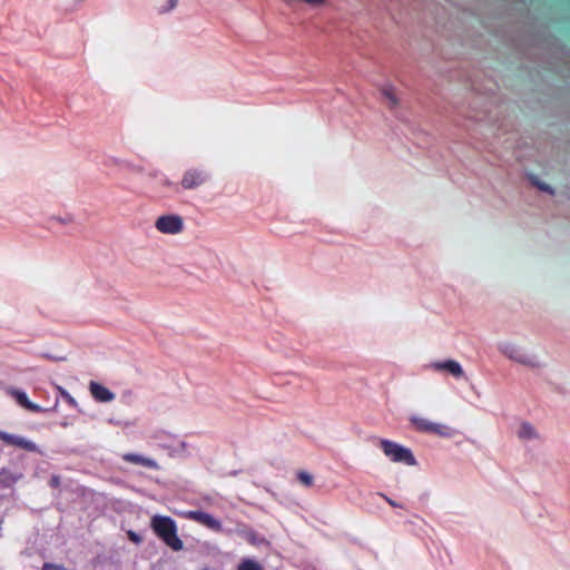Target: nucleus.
<instances>
[{
  "label": "nucleus",
  "mask_w": 570,
  "mask_h": 570,
  "mask_svg": "<svg viewBox=\"0 0 570 570\" xmlns=\"http://www.w3.org/2000/svg\"><path fill=\"white\" fill-rule=\"evenodd\" d=\"M534 184L537 185V187L539 189H541L543 191H548L550 194H553V190H552V188L549 185H547L544 183H539V181H535Z\"/></svg>",
  "instance_id": "obj_25"
},
{
  "label": "nucleus",
  "mask_w": 570,
  "mask_h": 570,
  "mask_svg": "<svg viewBox=\"0 0 570 570\" xmlns=\"http://www.w3.org/2000/svg\"><path fill=\"white\" fill-rule=\"evenodd\" d=\"M24 409L33 412V413H41V412H45V409H42L40 405L36 404V403H32L30 400L28 401L27 405L24 406Z\"/></svg>",
  "instance_id": "obj_23"
},
{
  "label": "nucleus",
  "mask_w": 570,
  "mask_h": 570,
  "mask_svg": "<svg viewBox=\"0 0 570 570\" xmlns=\"http://www.w3.org/2000/svg\"><path fill=\"white\" fill-rule=\"evenodd\" d=\"M210 179V175L205 169L190 168L181 177L180 186L183 189H196Z\"/></svg>",
  "instance_id": "obj_4"
},
{
  "label": "nucleus",
  "mask_w": 570,
  "mask_h": 570,
  "mask_svg": "<svg viewBox=\"0 0 570 570\" xmlns=\"http://www.w3.org/2000/svg\"><path fill=\"white\" fill-rule=\"evenodd\" d=\"M155 227L163 234L176 235L183 232L184 220L176 214L163 215L157 218Z\"/></svg>",
  "instance_id": "obj_5"
},
{
  "label": "nucleus",
  "mask_w": 570,
  "mask_h": 570,
  "mask_svg": "<svg viewBox=\"0 0 570 570\" xmlns=\"http://www.w3.org/2000/svg\"><path fill=\"white\" fill-rule=\"evenodd\" d=\"M160 183H161L164 186H168V187H169V186H173V187H175L176 189L178 188V185H176V184L171 183V181H170V180H168L166 177H163V178L160 179Z\"/></svg>",
  "instance_id": "obj_29"
},
{
  "label": "nucleus",
  "mask_w": 570,
  "mask_h": 570,
  "mask_svg": "<svg viewBox=\"0 0 570 570\" xmlns=\"http://www.w3.org/2000/svg\"><path fill=\"white\" fill-rule=\"evenodd\" d=\"M517 435L520 440H524V441H531V440L539 439V434H538L535 428L527 421L521 422Z\"/></svg>",
  "instance_id": "obj_13"
},
{
  "label": "nucleus",
  "mask_w": 570,
  "mask_h": 570,
  "mask_svg": "<svg viewBox=\"0 0 570 570\" xmlns=\"http://www.w3.org/2000/svg\"><path fill=\"white\" fill-rule=\"evenodd\" d=\"M42 570H68V569L61 564L46 562L42 566Z\"/></svg>",
  "instance_id": "obj_24"
},
{
  "label": "nucleus",
  "mask_w": 570,
  "mask_h": 570,
  "mask_svg": "<svg viewBox=\"0 0 570 570\" xmlns=\"http://www.w3.org/2000/svg\"><path fill=\"white\" fill-rule=\"evenodd\" d=\"M22 478L21 473L12 472L7 468L0 470V488L7 489L12 487Z\"/></svg>",
  "instance_id": "obj_12"
},
{
  "label": "nucleus",
  "mask_w": 570,
  "mask_h": 570,
  "mask_svg": "<svg viewBox=\"0 0 570 570\" xmlns=\"http://www.w3.org/2000/svg\"><path fill=\"white\" fill-rule=\"evenodd\" d=\"M150 527L154 533L171 550H183L184 543L177 534V525L174 519L156 514L151 518Z\"/></svg>",
  "instance_id": "obj_1"
},
{
  "label": "nucleus",
  "mask_w": 570,
  "mask_h": 570,
  "mask_svg": "<svg viewBox=\"0 0 570 570\" xmlns=\"http://www.w3.org/2000/svg\"><path fill=\"white\" fill-rule=\"evenodd\" d=\"M58 391H59V394L61 395V397L72 407H77L78 406V403L77 401L75 400V397L72 395L69 394L68 391H66L63 387L61 386H58L57 387Z\"/></svg>",
  "instance_id": "obj_20"
},
{
  "label": "nucleus",
  "mask_w": 570,
  "mask_h": 570,
  "mask_svg": "<svg viewBox=\"0 0 570 570\" xmlns=\"http://www.w3.org/2000/svg\"><path fill=\"white\" fill-rule=\"evenodd\" d=\"M42 356L45 358H48V360H51V361H56V362H60V361H65L66 358L63 356H53V355H50V354H42Z\"/></svg>",
  "instance_id": "obj_27"
},
{
  "label": "nucleus",
  "mask_w": 570,
  "mask_h": 570,
  "mask_svg": "<svg viewBox=\"0 0 570 570\" xmlns=\"http://www.w3.org/2000/svg\"><path fill=\"white\" fill-rule=\"evenodd\" d=\"M237 532L252 546L262 547L269 544L268 540L264 535L259 534L257 531L247 525H243L242 528L238 529Z\"/></svg>",
  "instance_id": "obj_9"
},
{
  "label": "nucleus",
  "mask_w": 570,
  "mask_h": 570,
  "mask_svg": "<svg viewBox=\"0 0 570 570\" xmlns=\"http://www.w3.org/2000/svg\"><path fill=\"white\" fill-rule=\"evenodd\" d=\"M382 497L387 501V503L392 507H400L395 501H393L392 499L385 497L382 494Z\"/></svg>",
  "instance_id": "obj_31"
},
{
  "label": "nucleus",
  "mask_w": 570,
  "mask_h": 570,
  "mask_svg": "<svg viewBox=\"0 0 570 570\" xmlns=\"http://www.w3.org/2000/svg\"><path fill=\"white\" fill-rule=\"evenodd\" d=\"M89 390L92 397L98 402L106 403L111 402L115 399V394L109 389L97 382H90Z\"/></svg>",
  "instance_id": "obj_11"
},
{
  "label": "nucleus",
  "mask_w": 570,
  "mask_h": 570,
  "mask_svg": "<svg viewBox=\"0 0 570 570\" xmlns=\"http://www.w3.org/2000/svg\"><path fill=\"white\" fill-rule=\"evenodd\" d=\"M296 478L306 488H311L314 483L313 475L303 470H301L296 473Z\"/></svg>",
  "instance_id": "obj_19"
},
{
  "label": "nucleus",
  "mask_w": 570,
  "mask_h": 570,
  "mask_svg": "<svg viewBox=\"0 0 570 570\" xmlns=\"http://www.w3.org/2000/svg\"><path fill=\"white\" fill-rule=\"evenodd\" d=\"M164 449L168 450L170 456H187L188 444L185 441H178L176 445L163 444Z\"/></svg>",
  "instance_id": "obj_16"
},
{
  "label": "nucleus",
  "mask_w": 570,
  "mask_h": 570,
  "mask_svg": "<svg viewBox=\"0 0 570 570\" xmlns=\"http://www.w3.org/2000/svg\"><path fill=\"white\" fill-rule=\"evenodd\" d=\"M381 94L384 98L385 105L390 109H394L399 106V98H397L395 89L392 85H384L381 88Z\"/></svg>",
  "instance_id": "obj_14"
},
{
  "label": "nucleus",
  "mask_w": 570,
  "mask_h": 570,
  "mask_svg": "<svg viewBox=\"0 0 570 570\" xmlns=\"http://www.w3.org/2000/svg\"><path fill=\"white\" fill-rule=\"evenodd\" d=\"M122 460L136 465H141L151 470H159V464L150 458H146L138 453H125Z\"/></svg>",
  "instance_id": "obj_10"
},
{
  "label": "nucleus",
  "mask_w": 570,
  "mask_h": 570,
  "mask_svg": "<svg viewBox=\"0 0 570 570\" xmlns=\"http://www.w3.org/2000/svg\"><path fill=\"white\" fill-rule=\"evenodd\" d=\"M129 537L130 539L136 542V543H139L140 542V538L138 534H136L135 532H129Z\"/></svg>",
  "instance_id": "obj_30"
},
{
  "label": "nucleus",
  "mask_w": 570,
  "mask_h": 570,
  "mask_svg": "<svg viewBox=\"0 0 570 570\" xmlns=\"http://www.w3.org/2000/svg\"><path fill=\"white\" fill-rule=\"evenodd\" d=\"M0 440L8 445H13L28 452L41 453L39 446L35 442L20 435L10 434L0 430Z\"/></svg>",
  "instance_id": "obj_7"
},
{
  "label": "nucleus",
  "mask_w": 570,
  "mask_h": 570,
  "mask_svg": "<svg viewBox=\"0 0 570 570\" xmlns=\"http://www.w3.org/2000/svg\"><path fill=\"white\" fill-rule=\"evenodd\" d=\"M237 570H264L263 567L253 559H244L239 564Z\"/></svg>",
  "instance_id": "obj_18"
},
{
  "label": "nucleus",
  "mask_w": 570,
  "mask_h": 570,
  "mask_svg": "<svg viewBox=\"0 0 570 570\" xmlns=\"http://www.w3.org/2000/svg\"><path fill=\"white\" fill-rule=\"evenodd\" d=\"M49 484L51 488H58L60 485V478L58 475H52Z\"/></svg>",
  "instance_id": "obj_26"
},
{
  "label": "nucleus",
  "mask_w": 570,
  "mask_h": 570,
  "mask_svg": "<svg viewBox=\"0 0 570 570\" xmlns=\"http://www.w3.org/2000/svg\"><path fill=\"white\" fill-rule=\"evenodd\" d=\"M11 394L13 395V397L16 399V401L18 402L19 405H21L22 407H24L29 401L26 392L23 391H20V390H13L11 392Z\"/></svg>",
  "instance_id": "obj_21"
},
{
  "label": "nucleus",
  "mask_w": 570,
  "mask_h": 570,
  "mask_svg": "<svg viewBox=\"0 0 570 570\" xmlns=\"http://www.w3.org/2000/svg\"><path fill=\"white\" fill-rule=\"evenodd\" d=\"M498 348L504 356H507L513 362L520 363L532 368L540 366V362L538 361L537 356L528 354L523 348L515 344L505 342L499 344Z\"/></svg>",
  "instance_id": "obj_3"
},
{
  "label": "nucleus",
  "mask_w": 570,
  "mask_h": 570,
  "mask_svg": "<svg viewBox=\"0 0 570 570\" xmlns=\"http://www.w3.org/2000/svg\"><path fill=\"white\" fill-rule=\"evenodd\" d=\"M185 519L200 523L202 525L215 531L223 532L222 522L214 518L210 513L202 510H189L181 513Z\"/></svg>",
  "instance_id": "obj_6"
},
{
  "label": "nucleus",
  "mask_w": 570,
  "mask_h": 570,
  "mask_svg": "<svg viewBox=\"0 0 570 570\" xmlns=\"http://www.w3.org/2000/svg\"><path fill=\"white\" fill-rule=\"evenodd\" d=\"M429 367L436 372L445 371L455 379H461L464 376V371H463L461 364L455 360H444V361L433 362L429 365Z\"/></svg>",
  "instance_id": "obj_8"
},
{
  "label": "nucleus",
  "mask_w": 570,
  "mask_h": 570,
  "mask_svg": "<svg viewBox=\"0 0 570 570\" xmlns=\"http://www.w3.org/2000/svg\"><path fill=\"white\" fill-rule=\"evenodd\" d=\"M24 409L33 412V413H41V412H45V409H42L40 405L36 404V403H32L30 400L28 401L27 405L24 406Z\"/></svg>",
  "instance_id": "obj_22"
},
{
  "label": "nucleus",
  "mask_w": 570,
  "mask_h": 570,
  "mask_svg": "<svg viewBox=\"0 0 570 570\" xmlns=\"http://www.w3.org/2000/svg\"><path fill=\"white\" fill-rule=\"evenodd\" d=\"M410 422L419 432H431L432 422L428 419L421 417L419 415H412L410 416Z\"/></svg>",
  "instance_id": "obj_17"
},
{
  "label": "nucleus",
  "mask_w": 570,
  "mask_h": 570,
  "mask_svg": "<svg viewBox=\"0 0 570 570\" xmlns=\"http://www.w3.org/2000/svg\"><path fill=\"white\" fill-rule=\"evenodd\" d=\"M380 446L383 453L395 463H403L406 465H415L416 460L412 451L394 441L386 439H379Z\"/></svg>",
  "instance_id": "obj_2"
},
{
  "label": "nucleus",
  "mask_w": 570,
  "mask_h": 570,
  "mask_svg": "<svg viewBox=\"0 0 570 570\" xmlns=\"http://www.w3.org/2000/svg\"><path fill=\"white\" fill-rule=\"evenodd\" d=\"M178 0H168V7L166 9L160 10L161 12H167L174 9L177 6Z\"/></svg>",
  "instance_id": "obj_28"
},
{
  "label": "nucleus",
  "mask_w": 570,
  "mask_h": 570,
  "mask_svg": "<svg viewBox=\"0 0 570 570\" xmlns=\"http://www.w3.org/2000/svg\"><path fill=\"white\" fill-rule=\"evenodd\" d=\"M431 434H436L439 436H442V438H453L456 433V431L446 425V424H442V423H434L432 422V428H431Z\"/></svg>",
  "instance_id": "obj_15"
}]
</instances>
